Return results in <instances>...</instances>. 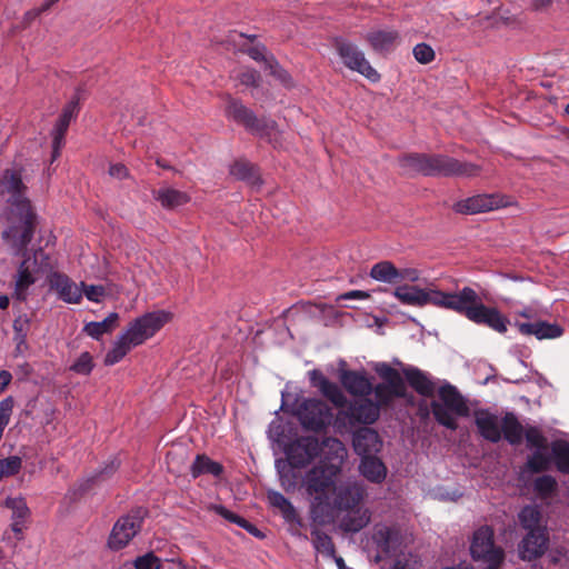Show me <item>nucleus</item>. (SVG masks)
<instances>
[{
  "label": "nucleus",
  "instance_id": "obj_1",
  "mask_svg": "<svg viewBox=\"0 0 569 569\" xmlns=\"http://www.w3.org/2000/svg\"><path fill=\"white\" fill-rule=\"evenodd\" d=\"M323 458L302 478V487L310 498L313 521L325 523L338 511H348L341 527L357 532L370 521V511L359 507L363 499V487L356 480L342 478V467L348 457L345 445L328 438L322 443Z\"/></svg>",
  "mask_w": 569,
  "mask_h": 569
},
{
  "label": "nucleus",
  "instance_id": "obj_2",
  "mask_svg": "<svg viewBox=\"0 0 569 569\" xmlns=\"http://www.w3.org/2000/svg\"><path fill=\"white\" fill-rule=\"evenodd\" d=\"M431 305L461 312L469 320L486 325L500 333L507 331L508 319L497 309L481 303L471 288H463L459 293H445L433 289Z\"/></svg>",
  "mask_w": 569,
  "mask_h": 569
},
{
  "label": "nucleus",
  "instance_id": "obj_3",
  "mask_svg": "<svg viewBox=\"0 0 569 569\" xmlns=\"http://www.w3.org/2000/svg\"><path fill=\"white\" fill-rule=\"evenodd\" d=\"M400 166L408 172L425 176H458L472 178L481 172L479 164L459 161L447 156H427L412 153L399 159Z\"/></svg>",
  "mask_w": 569,
  "mask_h": 569
},
{
  "label": "nucleus",
  "instance_id": "obj_4",
  "mask_svg": "<svg viewBox=\"0 0 569 569\" xmlns=\"http://www.w3.org/2000/svg\"><path fill=\"white\" fill-rule=\"evenodd\" d=\"M28 187L22 181V168L6 169L0 176V202L9 206L10 214L24 217L26 224L21 230L18 243H24L30 236V223L34 212L30 200L27 198Z\"/></svg>",
  "mask_w": 569,
  "mask_h": 569
},
{
  "label": "nucleus",
  "instance_id": "obj_5",
  "mask_svg": "<svg viewBox=\"0 0 569 569\" xmlns=\"http://www.w3.org/2000/svg\"><path fill=\"white\" fill-rule=\"evenodd\" d=\"M407 538L399 529L387 525H377L372 533V543L376 546V561L395 559L391 569H418L419 560L407 551Z\"/></svg>",
  "mask_w": 569,
  "mask_h": 569
},
{
  "label": "nucleus",
  "instance_id": "obj_6",
  "mask_svg": "<svg viewBox=\"0 0 569 569\" xmlns=\"http://www.w3.org/2000/svg\"><path fill=\"white\" fill-rule=\"evenodd\" d=\"M226 112L229 118L243 126L251 133L268 139L274 147L281 144L282 132L274 120L258 118L251 109L236 99L229 100Z\"/></svg>",
  "mask_w": 569,
  "mask_h": 569
},
{
  "label": "nucleus",
  "instance_id": "obj_7",
  "mask_svg": "<svg viewBox=\"0 0 569 569\" xmlns=\"http://www.w3.org/2000/svg\"><path fill=\"white\" fill-rule=\"evenodd\" d=\"M432 413L436 420L450 429L457 428V418L469 413V408L463 397L451 385L439 388L437 399L431 403Z\"/></svg>",
  "mask_w": 569,
  "mask_h": 569
},
{
  "label": "nucleus",
  "instance_id": "obj_8",
  "mask_svg": "<svg viewBox=\"0 0 569 569\" xmlns=\"http://www.w3.org/2000/svg\"><path fill=\"white\" fill-rule=\"evenodd\" d=\"M470 552L483 569H498L505 558L503 550L495 545L492 528L488 526L480 527L473 533Z\"/></svg>",
  "mask_w": 569,
  "mask_h": 569
},
{
  "label": "nucleus",
  "instance_id": "obj_9",
  "mask_svg": "<svg viewBox=\"0 0 569 569\" xmlns=\"http://www.w3.org/2000/svg\"><path fill=\"white\" fill-rule=\"evenodd\" d=\"M52 268L46 251H23V259L19 267L14 297L24 300L28 288L36 281L37 274L47 272Z\"/></svg>",
  "mask_w": 569,
  "mask_h": 569
},
{
  "label": "nucleus",
  "instance_id": "obj_10",
  "mask_svg": "<svg viewBox=\"0 0 569 569\" xmlns=\"http://www.w3.org/2000/svg\"><path fill=\"white\" fill-rule=\"evenodd\" d=\"M173 316L168 310H154L132 320L123 331L136 347L151 339Z\"/></svg>",
  "mask_w": 569,
  "mask_h": 569
},
{
  "label": "nucleus",
  "instance_id": "obj_11",
  "mask_svg": "<svg viewBox=\"0 0 569 569\" xmlns=\"http://www.w3.org/2000/svg\"><path fill=\"white\" fill-rule=\"evenodd\" d=\"M333 47L346 68L358 72L371 82L380 80L379 72L370 64L365 53L355 43L343 38H336Z\"/></svg>",
  "mask_w": 569,
  "mask_h": 569
},
{
  "label": "nucleus",
  "instance_id": "obj_12",
  "mask_svg": "<svg viewBox=\"0 0 569 569\" xmlns=\"http://www.w3.org/2000/svg\"><path fill=\"white\" fill-rule=\"evenodd\" d=\"M511 204L509 197L500 193L476 194L457 201L452 209L461 214H477L505 208Z\"/></svg>",
  "mask_w": 569,
  "mask_h": 569
},
{
  "label": "nucleus",
  "instance_id": "obj_13",
  "mask_svg": "<svg viewBox=\"0 0 569 569\" xmlns=\"http://www.w3.org/2000/svg\"><path fill=\"white\" fill-rule=\"evenodd\" d=\"M297 413L301 423L312 430L325 427L331 419V412L327 405L316 399L305 400Z\"/></svg>",
  "mask_w": 569,
  "mask_h": 569
},
{
  "label": "nucleus",
  "instance_id": "obj_14",
  "mask_svg": "<svg viewBox=\"0 0 569 569\" xmlns=\"http://www.w3.org/2000/svg\"><path fill=\"white\" fill-rule=\"evenodd\" d=\"M48 283L50 289L53 290L63 302L71 305L81 302V282L78 284L63 273L51 272L48 276Z\"/></svg>",
  "mask_w": 569,
  "mask_h": 569
},
{
  "label": "nucleus",
  "instance_id": "obj_15",
  "mask_svg": "<svg viewBox=\"0 0 569 569\" xmlns=\"http://www.w3.org/2000/svg\"><path fill=\"white\" fill-rule=\"evenodd\" d=\"M318 452V440L313 437H306L297 440L289 447L287 457L293 468H302L308 465Z\"/></svg>",
  "mask_w": 569,
  "mask_h": 569
},
{
  "label": "nucleus",
  "instance_id": "obj_16",
  "mask_svg": "<svg viewBox=\"0 0 569 569\" xmlns=\"http://www.w3.org/2000/svg\"><path fill=\"white\" fill-rule=\"evenodd\" d=\"M140 530V521L132 516L119 519L111 531L108 545L113 550L126 547Z\"/></svg>",
  "mask_w": 569,
  "mask_h": 569
},
{
  "label": "nucleus",
  "instance_id": "obj_17",
  "mask_svg": "<svg viewBox=\"0 0 569 569\" xmlns=\"http://www.w3.org/2000/svg\"><path fill=\"white\" fill-rule=\"evenodd\" d=\"M546 530L527 532L518 546V552L523 560H533L541 557L548 548Z\"/></svg>",
  "mask_w": 569,
  "mask_h": 569
},
{
  "label": "nucleus",
  "instance_id": "obj_18",
  "mask_svg": "<svg viewBox=\"0 0 569 569\" xmlns=\"http://www.w3.org/2000/svg\"><path fill=\"white\" fill-rule=\"evenodd\" d=\"M392 293L403 305L422 307L431 303L433 289L405 284L396 287Z\"/></svg>",
  "mask_w": 569,
  "mask_h": 569
},
{
  "label": "nucleus",
  "instance_id": "obj_19",
  "mask_svg": "<svg viewBox=\"0 0 569 569\" xmlns=\"http://www.w3.org/2000/svg\"><path fill=\"white\" fill-rule=\"evenodd\" d=\"M527 443L530 448L537 449V452L528 461V467L532 471H541L547 468L549 461L546 456V439L542 433L536 429L530 428L526 432Z\"/></svg>",
  "mask_w": 569,
  "mask_h": 569
},
{
  "label": "nucleus",
  "instance_id": "obj_20",
  "mask_svg": "<svg viewBox=\"0 0 569 569\" xmlns=\"http://www.w3.org/2000/svg\"><path fill=\"white\" fill-rule=\"evenodd\" d=\"M519 332L526 336H535L537 339H556L562 336L563 329L556 322H517Z\"/></svg>",
  "mask_w": 569,
  "mask_h": 569
},
{
  "label": "nucleus",
  "instance_id": "obj_21",
  "mask_svg": "<svg viewBox=\"0 0 569 569\" xmlns=\"http://www.w3.org/2000/svg\"><path fill=\"white\" fill-rule=\"evenodd\" d=\"M353 448L362 458L376 455L381 448L378 432L370 428L358 430L353 436Z\"/></svg>",
  "mask_w": 569,
  "mask_h": 569
},
{
  "label": "nucleus",
  "instance_id": "obj_22",
  "mask_svg": "<svg viewBox=\"0 0 569 569\" xmlns=\"http://www.w3.org/2000/svg\"><path fill=\"white\" fill-rule=\"evenodd\" d=\"M340 381L342 386L355 396H365L370 393L372 385L369 379L361 372L342 370L340 372Z\"/></svg>",
  "mask_w": 569,
  "mask_h": 569
},
{
  "label": "nucleus",
  "instance_id": "obj_23",
  "mask_svg": "<svg viewBox=\"0 0 569 569\" xmlns=\"http://www.w3.org/2000/svg\"><path fill=\"white\" fill-rule=\"evenodd\" d=\"M9 219L11 220L12 226L8 230L3 231V233H2L4 244L12 247V248H17V249H23L24 247L28 246V243L30 242V240L32 238L34 223H36V217L32 219V222L30 223V227H31L30 236L28 237V240H26L24 243H16V242L20 241L21 230L26 224L24 217L10 214Z\"/></svg>",
  "mask_w": 569,
  "mask_h": 569
},
{
  "label": "nucleus",
  "instance_id": "obj_24",
  "mask_svg": "<svg viewBox=\"0 0 569 569\" xmlns=\"http://www.w3.org/2000/svg\"><path fill=\"white\" fill-rule=\"evenodd\" d=\"M230 173L236 179L247 182L257 190L260 189L263 183L257 166L248 161H236L230 168Z\"/></svg>",
  "mask_w": 569,
  "mask_h": 569
},
{
  "label": "nucleus",
  "instance_id": "obj_25",
  "mask_svg": "<svg viewBox=\"0 0 569 569\" xmlns=\"http://www.w3.org/2000/svg\"><path fill=\"white\" fill-rule=\"evenodd\" d=\"M154 199L162 208L173 210L190 202L191 197L181 190L163 187L154 192Z\"/></svg>",
  "mask_w": 569,
  "mask_h": 569
},
{
  "label": "nucleus",
  "instance_id": "obj_26",
  "mask_svg": "<svg viewBox=\"0 0 569 569\" xmlns=\"http://www.w3.org/2000/svg\"><path fill=\"white\" fill-rule=\"evenodd\" d=\"M360 473L370 482L380 483L387 477V468L375 455L361 459Z\"/></svg>",
  "mask_w": 569,
  "mask_h": 569
},
{
  "label": "nucleus",
  "instance_id": "obj_27",
  "mask_svg": "<svg viewBox=\"0 0 569 569\" xmlns=\"http://www.w3.org/2000/svg\"><path fill=\"white\" fill-rule=\"evenodd\" d=\"M136 347L131 343L130 339L127 337L124 332L120 333L114 342L112 343L111 349L107 352L104 357L106 366H113L121 361L128 352Z\"/></svg>",
  "mask_w": 569,
  "mask_h": 569
},
{
  "label": "nucleus",
  "instance_id": "obj_28",
  "mask_svg": "<svg viewBox=\"0 0 569 569\" xmlns=\"http://www.w3.org/2000/svg\"><path fill=\"white\" fill-rule=\"evenodd\" d=\"M119 315L117 312L109 313L102 321L88 322L83 327V331L93 339H99L104 333L111 332L118 327Z\"/></svg>",
  "mask_w": 569,
  "mask_h": 569
},
{
  "label": "nucleus",
  "instance_id": "obj_29",
  "mask_svg": "<svg viewBox=\"0 0 569 569\" xmlns=\"http://www.w3.org/2000/svg\"><path fill=\"white\" fill-rule=\"evenodd\" d=\"M376 402L382 407L389 405L395 398L405 397L406 385L397 387L396 383H379L375 387Z\"/></svg>",
  "mask_w": 569,
  "mask_h": 569
},
{
  "label": "nucleus",
  "instance_id": "obj_30",
  "mask_svg": "<svg viewBox=\"0 0 569 569\" xmlns=\"http://www.w3.org/2000/svg\"><path fill=\"white\" fill-rule=\"evenodd\" d=\"M518 520L527 532L546 530L542 526L541 511L537 506H526L522 508L518 515Z\"/></svg>",
  "mask_w": 569,
  "mask_h": 569
},
{
  "label": "nucleus",
  "instance_id": "obj_31",
  "mask_svg": "<svg viewBox=\"0 0 569 569\" xmlns=\"http://www.w3.org/2000/svg\"><path fill=\"white\" fill-rule=\"evenodd\" d=\"M352 417L362 423H373L379 418L380 406L377 402L370 400L361 401L356 403L351 408Z\"/></svg>",
  "mask_w": 569,
  "mask_h": 569
},
{
  "label": "nucleus",
  "instance_id": "obj_32",
  "mask_svg": "<svg viewBox=\"0 0 569 569\" xmlns=\"http://www.w3.org/2000/svg\"><path fill=\"white\" fill-rule=\"evenodd\" d=\"M406 379L412 388L423 396L431 395L433 391V383L429 377L417 368H408L403 371Z\"/></svg>",
  "mask_w": 569,
  "mask_h": 569
},
{
  "label": "nucleus",
  "instance_id": "obj_33",
  "mask_svg": "<svg viewBox=\"0 0 569 569\" xmlns=\"http://www.w3.org/2000/svg\"><path fill=\"white\" fill-rule=\"evenodd\" d=\"M367 41L373 50L385 51L393 46L398 39L396 31H373L366 36Z\"/></svg>",
  "mask_w": 569,
  "mask_h": 569
},
{
  "label": "nucleus",
  "instance_id": "obj_34",
  "mask_svg": "<svg viewBox=\"0 0 569 569\" xmlns=\"http://www.w3.org/2000/svg\"><path fill=\"white\" fill-rule=\"evenodd\" d=\"M476 422L485 438L491 441H498L500 439V428L498 420L495 417L487 413H480L477 416Z\"/></svg>",
  "mask_w": 569,
  "mask_h": 569
},
{
  "label": "nucleus",
  "instance_id": "obj_35",
  "mask_svg": "<svg viewBox=\"0 0 569 569\" xmlns=\"http://www.w3.org/2000/svg\"><path fill=\"white\" fill-rule=\"evenodd\" d=\"M268 502L277 508L287 520H292L296 517V510L292 503L280 492L269 490L267 493Z\"/></svg>",
  "mask_w": 569,
  "mask_h": 569
},
{
  "label": "nucleus",
  "instance_id": "obj_36",
  "mask_svg": "<svg viewBox=\"0 0 569 569\" xmlns=\"http://www.w3.org/2000/svg\"><path fill=\"white\" fill-rule=\"evenodd\" d=\"M370 276L382 282H393L399 278V271L390 262L383 261L375 264Z\"/></svg>",
  "mask_w": 569,
  "mask_h": 569
},
{
  "label": "nucleus",
  "instance_id": "obj_37",
  "mask_svg": "<svg viewBox=\"0 0 569 569\" xmlns=\"http://www.w3.org/2000/svg\"><path fill=\"white\" fill-rule=\"evenodd\" d=\"M78 109L79 102L77 100L68 102L63 107L62 112L53 127V130L67 133L70 122L76 118L78 113Z\"/></svg>",
  "mask_w": 569,
  "mask_h": 569
},
{
  "label": "nucleus",
  "instance_id": "obj_38",
  "mask_svg": "<svg viewBox=\"0 0 569 569\" xmlns=\"http://www.w3.org/2000/svg\"><path fill=\"white\" fill-rule=\"evenodd\" d=\"M222 468L219 463L211 461L204 456H198L191 466L192 476L196 478L201 473L220 475Z\"/></svg>",
  "mask_w": 569,
  "mask_h": 569
},
{
  "label": "nucleus",
  "instance_id": "obj_39",
  "mask_svg": "<svg viewBox=\"0 0 569 569\" xmlns=\"http://www.w3.org/2000/svg\"><path fill=\"white\" fill-rule=\"evenodd\" d=\"M311 535L313 546L318 552L327 557H335V546L329 536L319 530H313Z\"/></svg>",
  "mask_w": 569,
  "mask_h": 569
},
{
  "label": "nucleus",
  "instance_id": "obj_40",
  "mask_svg": "<svg viewBox=\"0 0 569 569\" xmlns=\"http://www.w3.org/2000/svg\"><path fill=\"white\" fill-rule=\"evenodd\" d=\"M4 506L12 511L11 519H18V520H27L29 517V508L27 507V503L24 499L21 497L16 498H7L4 500Z\"/></svg>",
  "mask_w": 569,
  "mask_h": 569
},
{
  "label": "nucleus",
  "instance_id": "obj_41",
  "mask_svg": "<svg viewBox=\"0 0 569 569\" xmlns=\"http://www.w3.org/2000/svg\"><path fill=\"white\" fill-rule=\"evenodd\" d=\"M552 452L558 468L561 471L569 472V443L561 441L555 442Z\"/></svg>",
  "mask_w": 569,
  "mask_h": 569
},
{
  "label": "nucleus",
  "instance_id": "obj_42",
  "mask_svg": "<svg viewBox=\"0 0 569 569\" xmlns=\"http://www.w3.org/2000/svg\"><path fill=\"white\" fill-rule=\"evenodd\" d=\"M22 467V460L20 457L11 456L4 459H0V480L14 476L20 471Z\"/></svg>",
  "mask_w": 569,
  "mask_h": 569
},
{
  "label": "nucleus",
  "instance_id": "obj_43",
  "mask_svg": "<svg viewBox=\"0 0 569 569\" xmlns=\"http://www.w3.org/2000/svg\"><path fill=\"white\" fill-rule=\"evenodd\" d=\"M267 68L270 70V74L277 78L286 88L291 89L295 87L291 74L276 60L267 61Z\"/></svg>",
  "mask_w": 569,
  "mask_h": 569
},
{
  "label": "nucleus",
  "instance_id": "obj_44",
  "mask_svg": "<svg viewBox=\"0 0 569 569\" xmlns=\"http://www.w3.org/2000/svg\"><path fill=\"white\" fill-rule=\"evenodd\" d=\"M93 367L94 363L92 356L88 351H84L80 353L79 357L74 360L73 365L70 367V370L78 375L88 376L91 373Z\"/></svg>",
  "mask_w": 569,
  "mask_h": 569
},
{
  "label": "nucleus",
  "instance_id": "obj_45",
  "mask_svg": "<svg viewBox=\"0 0 569 569\" xmlns=\"http://www.w3.org/2000/svg\"><path fill=\"white\" fill-rule=\"evenodd\" d=\"M375 370L387 383H396L397 387L401 386V383H405L400 373L387 363H378L375 367Z\"/></svg>",
  "mask_w": 569,
  "mask_h": 569
},
{
  "label": "nucleus",
  "instance_id": "obj_46",
  "mask_svg": "<svg viewBox=\"0 0 569 569\" xmlns=\"http://www.w3.org/2000/svg\"><path fill=\"white\" fill-rule=\"evenodd\" d=\"M320 392L327 397L335 406L343 407L347 399L341 389L333 382L329 381Z\"/></svg>",
  "mask_w": 569,
  "mask_h": 569
},
{
  "label": "nucleus",
  "instance_id": "obj_47",
  "mask_svg": "<svg viewBox=\"0 0 569 569\" xmlns=\"http://www.w3.org/2000/svg\"><path fill=\"white\" fill-rule=\"evenodd\" d=\"M503 435L510 443H517L521 440L522 428L516 419L507 418L503 423Z\"/></svg>",
  "mask_w": 569,
  "mask_h": 569
},
{
  "label": "nucleus",
  "instance_id": "obj_48",
  "mask_svg": "<svg viewBox=\"0 0 569 569\" xmlns=\"http://www.w3.org/2000/svg\"><path fill=\"white\" fill-rule=\"evenodd\" d=\"M81 289H82V296L84 295L86 298L89 301H92V302L99 303L107 296L106 288L103 286H100V284L87 286L84 282H81Z\"/></svg>",
  "mask_w": 569,
  "mask_h": 569
},
{
  "label": "nucleus",
  "instance_id": "obj_49",
  "mask_svg": "<svg viewBox=\"0 0 569 569\" xmlns=\"http://www.w3.org/2000/svg\"><path fill=\"white\" fill-rule=\"evenodd\" d=\"M413 56L418 62L427 64L435 59V51L429 44L422 42L413 48Z\"/></svg>",
  "mask_w": 569,
  "mask_h": 569
},
{
  "label": "nucleus",
  "instance_id": "obj_50",
  "mask_svg": "<svg viewBox=\"0 0 569 569\" xmlns=\"http://www.w3.org/2000/svg\"><path fill=\"white\" fill-rule=\"evenodd\" d=\"M238 80L243 86L258 88L260 86L261 77L258 71L248 69L239 73Z\"/></svg>",
  "mask_w": 569,
  "mask_h": 569
},
{
  "label": "nucleus",
  "instance_id": "obj_51",
  "mask_svg": "<svg viewBox=\"0 0 569 569\" xmlns=\"http://www.w3.org/2000/svg\"><path fill=\"white\" fill-rule=\"evenodd\" d=\"M159 565V559L152 553L148 552L134 560L136 569H156Z\"/></svg>",
  "mask_w": 569,
  "mask_h": 569
},
{
  "label": "nucleus",
  "instance_id": "obj_52",
  "mask_svg": "<svg viewBox=\"0 0 569 569\" xmlns=\"http://www.w3.org/2000/svg\"><path fill=\"white\" fill-rule=\"evenodd\" d=\"M555 479L549 476L540 477L535 482V489L542 496L549 495L555 489Z\"/></svg>",
  "mask_w": 569,
  "mask_h": 569
},
{
  "label": "nucleus",
  "instance_id": "obj_53",
  "mask_svg": "<svg viewBox=\"0 0 569 569\" xmlns=\"http://www.w3.org/2000/svg\"><path fill=\"white\" fill-rule=\"evenodd\" d=\"M211 510H213L217 515L221 516L226 520H228L230 522H233V523H236L238 526H239V523L242 520L241 517H239L238 515L231 512L230 510H228L227 508H224L223 506H220V505L212 506Z\"/></svg>",
  "mask_w": 569,
  "mask_h": 569
},
{
  "label": "nucleus",
  "instance_id": "obj_54",
  "mask_svg": "<svg viewBox=\"0 0 569 569\" xmlns=\"http://www.w3.org/2000/svg\"><path fill=\"white\" fill-rule=\"evenodd\" d=\"M369 298H370V292L369 291L351 290V291H348L346 293L339 295L336 298V301H341V300H367Z\"/></svg>",
  "mask_w": 569,
  "mask_h": 569
},
{
  "label": "nucleus",
  "instance_id": "obj_55",
  "mask_svg": "<svg viewBox=\"0 0 569 569\" xmlns=\"http://www.w3.org/2000/svg\"><path fill=\"white\" fill-rule=\"evenodd\" d=\"M266 48L263 46H254L250 47L246 50V53L254 61H263L267 64V61H271L272 59H267Z\"/></svg>",
  "mask_w": 569,
  "mask_h": 569
},
{
  "label": "nucleus",
  "instance_id": "obj_56",
  "mask_svg": "<svg viewBox=\"0 0 569 569\" xmlns=\"http://www.w3.org/2000/svg\"><path fill=\"white\" fill-rule=\"evenodd\" d=\"M109 174L112 178L122 180L129 177V171L127 167L122 163H114L109 167Z\"/></svg>",
  "mask_w": 569,
  "mask_h": 569
},
{
  "label": "nucleus",
  "instance_id": "obj_57",
  "mask_svg": "<svg viewBox=\"0 0 569 569\" xmlns=\"http://www.w3.org/2000/svg\"><path fill=\"white\" fill-rule=\"evenodd\" d=\"M277 469H278V472L280 475V481H281V486L283 487V489L286 491H289L291 489L295 488V481L293 479H291L290 477H288L283 470H282V467H284V463L282 461H277Z\"/></svg>",
  "mask_w": 569,
  "mask_h": 569
},
{
  "label": "nucleus",
  "instance_id": "obj_58",
  "mask_svg": "<svg viewBox=\"0 0 569 569\" xmlns=\"http://www.w3.org/2000/svg\"><path fill=\"white\" fill-rule=\"evenodd\" d=\"M309 375L311 383L319 390H321L329 382V380L318 370H312Z\"/></svg>",
  "mask_w": 569,
  "mask_h": 569
},
{
  "label": "nucleus",
  "instance_id": "obj_59",
  "mask_svg": "<svg viewBox=\"0 0 569 569\" xmlns=\"http://www.w3.org/2000/svg\"><path fill=\"white\" fill-rule=\"evenodd\" d=\"M11 530L16 533L18 540L23 538V530L26 528L27 520L11 519Z\"/></svg>",
  "mask_w": 569,
  "mask_h": 569
},
{
  "label": "nucleus",
  "instance_id": "obj_60",
  "mask_svg": "<svg viewBox=\"0 0 569 569\" xmlns=\"http://www.w3.org/2000/svg\"><path fill=\"white\" fill-rule=\"evenodd\" d=\"M40 14L41 10H39V8H33L23 14L22 21L26 26H30Z\"/></svg>",
  "mask_w": 569,
  "mask_h": 569
},
{
  "label": "nucleus",
  "instance_id": "obj_61",
  "mask_svg": "<svg viewBox=\"0 0 569 569\" xmlns=\"http://www.w3.org/2000/svg\"><path fill=\"white\" fill-rule=\"evenodd\" d=\"M239 527L246 529L248 532H250L254 537H258V538H262L263 537L261 531L256 526H253L252 523L248 522L243 518H242L241 522L239 523Z\"/></svg>",
  "mask_w": 569,
  "mask_h": 569
},
{
  "label": "nucleus",
  "instance_id": "obj_62",
  "mask_svg": "<svg viewBox=\"0 0 569 569\" xmlns=\"http://www.w3.org/2000/svg\"><path fill=\"white\" fill-rule=\"evenodd\" d=\"M51 136H52V148L61 149L64 143L66 133L52 129Z\"/></svg>",
  "mask_w": 569,
  "mask_h": 569
},
{
  "label": "nucleus",
  "instance_id": "obj_63",
  "mask_svg": "<svg viewBox=\"0 0 569 569\" xmlns=\"http://www.w3.org/2000/svg\"><path fill=\"white\" fill-rule=\"evenodd\" d=\"M553 0H532V9L535 11H543L550 8Z\"/></svg>",
  "mask_w": 569,
  "mask_h": 569
},
{
  "label": "nucleus",
  "instance_id": "obj_64",
  "mask_svg": "<svg viewBox=\"0 0 569 569\" xmlns=\"http://www.w3.org/2000/svg\"><path fill=\"white\" fill-rule=\"evenodd\" d=\"M399 278L417 281L419 279V272L415 269L405 270L402 272L399 271Z\"/></svg>",
  "mask_w": 569,
  "mask_h": 569
}]
</instances>
